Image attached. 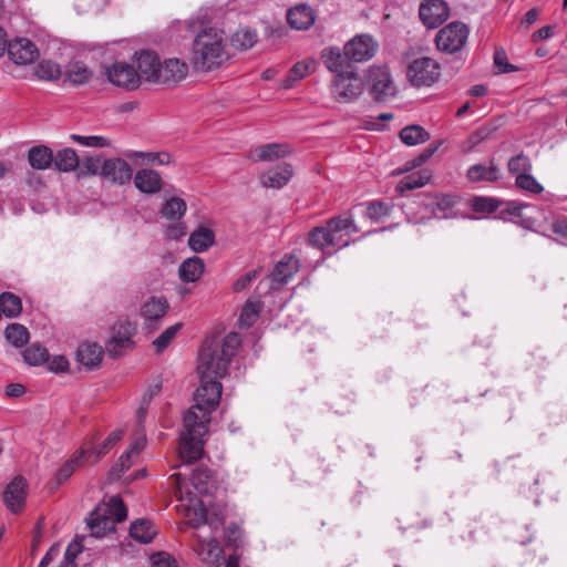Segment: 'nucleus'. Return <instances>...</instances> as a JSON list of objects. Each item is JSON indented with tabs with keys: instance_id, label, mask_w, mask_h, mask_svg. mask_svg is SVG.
<instances>
[{
	"instance_id": "nucleus-1",
	"label": "nucleus",
	"mask_w": 567,
	"mask_h": 567,
	"mask_svg": "<svg viewBox=\"0 0 567 567\" xmlns=\"http://www.w3.org/2000/svg\"><path fill=\"white\" fill-rule=\"evenodd\" d=\"M172 478L175 496L187 511L188 522L194 527L206 524L205 502L200 497L212 495L217 489V480L213 472L207 467L196 468L190 476L189 485L182 478L181 473L173 474Z\"/></svg>"
},
{
	"instance_id": "nucleus-2",
	"label": "nucleus",
	"mask_w": 567,
	"mask_h": 567,
	"mask_svg": "<svg viewBox=\"0 0 567 567\" xmlns=\"http://www.w3.org/2000/svg\"><path fill=\"white\" fill-rule=\"evenodd\" d=\"M240 344L241 339L236 332L228 333L221 343L215 337L206 339L198 355L199 377L204 379L223 378Z\"/></svg>"
},
{
	"instance_id": "nucleus-3",
	"label": "nucleus",
	"mask_w": 567,
	"mask_h": 567,
	"mask_svg": "<svg viewBox=\"0 0 567 567\" xmlns=\"http://www.w3.org/2000/svg\"><path fill=\"white\" fill-rule=\"evenodd\" d=\"M229 58L224 31L214 27L202 28L195 35L190 62L203 72L220 68Z\"/></svg>"
},
{
	"instance_id": "nucleus-4",
	"label": "nucleus",
	"mask_w": 567,
	"mask_h": 567,
	"mask_svg": "<svg viewBox=\"0 0 567 567\" xmlns=\"http://www.w3.org/2000/svg\"><path fill=\"white\" fill-rule=\"evenodd\" d=\"M359 229L351 217L331 218L326 226L313 228L309 233L308 241L311 246L324 249L326 247H346L349 237Z\"/></svg>"
},
{
	"instance_id": "nucleus-5",
	"label": "nucleus",
	"mask_w": 567,
	"mask_h": 567,
	"mask_svg": "<svg viewBox=\"0 0 567 567\" xmlns=\"http://www.w3.org/2000/svg\"><path fill=\"white\" fill-rule=\"evenodd\" d=\"M208 422L203 414L202 420L194 416L193 411L184 415V432L181 435L179 457L183 463H193L203 454L202 437L208 432Z\"/></svg>"
},
{
	"instance_id": "nucleus-6",
	"label": "nucleus",
	"mask_w": 567,
	"mask_h": 567,
	"mask_svg": "<svg viewBox=\"0 0 567 567\" xmlns=\"http://www.w3.org/2000/svg\"><path fill=\"white\" fill-rule=\"evenodd\" d=\"M127 511L122 499L116 496H110L91 514L87 526L91 535L95 538L104 537L114 532L115 525L124 520Z\"/></svg>"
},
{
	"instance_id": "nucleus-7",
	"label": "nucleus",
	"mask_w": 567,
	"mask_h": 567,
	"mask_svg": "<svg viewBox=\"0 0 567 567\" xmlns=\"http://www.w3.org/2000/svg\"><path fill=\"white\" fill-rule=\"evenodd\" d=\"M127 511L122 499L116 496H110L91 514L87 526L91 535L95 538L104 537L114 532L115 525L124 520Z\"/></svg>"
},
{
	"instance_id": "nucleus-8",
	"label": "nucleus",
	"mask_w": 567,
	"mask_h": 567,
	"mask_svg": "<svg viewBox=\"0 0 567 567\" xmlns=\"http://www.w3.org/2000/svg\"><path fill=\"white\" fill-rule=\"evenodd\" d=\"M221 390V383L218 381L200 378V386L195 393V404L188 411H193L197 420H202L205 414L209 423L212 412L219 405Z\"/></svg>"
},
{
	"instance_id": "nucleus-9",
	"label": "nucleus",
	"mask_w": 567,
	"mask_h": 567,
	"mask_svg": "<svg viewBox=\"0 0 567 567\" xmlns=\"http://www.w3.org/2000/svg\"><path fill=\"white\" fill-rule=\"evenodd\" d=\"M363 80L353 70L334 75L330 86L333 100L342 104L354 102L363 93Z\"/></svg>"
},
{
	"instance_id": "nucleus-10",
	"label": "nucleus",
	"mask_w": 567,
	"mask_h": 567,
	"mask_svg": "<svg viewBox=\"0 0 567 567\" xmlns=\"http://www.w3.org/2000/svg\"><path fill=\"white\" fill-rule=\"evenodd\" d=\"M440 74V64L426 56L413 60L406 71V76L414 86H431L439 80Z\"/></svg>"
},
{
	"instance_id": "nucleus-11",
	"label": "nucleus",
	"mask_w": 567,
	"mask_h": 567,
	"mask_svg": "<svg viewBox=\"0 0 567 567\" xmlns=\"http://www.w3.org/2000/svg\"><path fill=\"white\" fill-rule=\"evenodd\" d=\"M470 30L462 22H451L442 28L436 37L437 49L447 53L460 51L466 43Z\"/></svg>"
},
{
	"instance_id": "nucleus-12",
	"label": "nucleus",
	"mask_w": 567,
	"mask_h": 567,
	"mask_svg": "<svg viewBox=\"0 0 567 567\" xmlns=\"http://www.w3.org/2000/svg\"><path fill=\"white\" fill-rule=\"evenodd\" d=\"M104 74L109 82L115 86L127 90H135L140 86L135 66L130 63L116 61L104 66Z\"/></svg>"
},
{
	"instance_id": "nucleus-13",
	"label": "nucleus",
	"mask_w": 567,
	"mask_h": 567,
	"mask_svg": "<svg viewBox=\"0 0 567 567\" xmlns=\"http://www.w3.org/2000/svg\"><path fill=\"white\" fill-rule=\"evenodd\" d=\"M136 74L138 75L140 83L142 81L156 83L158 80L157 70L161 68L158 55L150 50H142L136 52L133 56Z\"/></svg>"
},
{
	"instance_id": "nucleus-14",
	"label": "nucleus",
	"mask_w": 567,
	"mask_h": 567,
	"mask_svg": "<svg viewBox=\"0 0 567 567\" xmlns=\"http://www.w3.org/2000/svg\"><path fill=\"white\" fill-rule=\"evenodd\" d=\"M368 80L371 85V92L377 100H384L395 95L396 87L386 66L371 68Z\"/></svg>"
},
{
	"instance_id": "nucleus-15",
	"label": "nucleus",
	"mask_w": 567,
	"mask_h": 567,
	"mask_svg": "<svg viewBox=\"0 0 567 567\" xmlns=\"http://www.w3.org/2000/svg\"><path fill=\"white\" fill-rule=\"evenodd\" d=\"M450 10L444 0H424L419 8V17L429 29H435L447 20Z\"/></svg>"
},
{
	"instance_id": "nucleus-16",
	"label": "nucleus",
	"mask_w": 567,
	"mask_h": 567,
	"mask_svg": "<svg viewBox=\"0 0 567 567\" xmlns=\"http://www.w3.org/2000/svg\"><path fill=\"white\" fill-rule=\"evenodd\" d=\"M346 55L352 62H364L370 60L378 50V43L371 35L359 34L344 45Z\"/></svg>"
},
{
	"instance_id": "nucleus-17",
	"label": "nucleus",
	"mask_w": 567,
	"mask_h": 567,
	"mask_svg": "<svg viewBox=\"0 0 567 567\" xmlns=\"http://www.w3.org/2000/svg\"><path fill=\"white\" fill-rule=\"evenodd\" d=\"M7 51L10 60L18 65H27L39 56L37 45L27 38H17L8 42Z\"/></svg>"
},
{
	"instance_id": "nucleus-18",
	"label": "nucleus",
	"mask_w": 567,
	"mask_h": 567,
	"mask_svg": "<svg viewBox=\"0 0 567 567\" xmlns=\"http://www.w3.org/2000/svg\"><path fill=\"white\" fill-rule=\"evenodd\" d=\"M132 175L133 169L131 165L122 158L105 159L100 169V176L118 185L128 183L132 179Z\"/></svg>"
},
{
	"instance_id": "nucleus-19",
	"label": "nucleus",
	"mask_w": 567,
	"mask_h": 567,
	"mask_svg": "<svg viewBox=\"0 0 567 567\" xmlns=\"http://www.w3.org/2000/svg\"><path fill=\"white\" fill-rule=\"evenodd\" d=\"M27 481L22 476L14 477L6 487L3 499L12 513L22 511L27 497Z\"/></svg>"
},
{
	"instance_id": "nucleus-20",
	"label": "nucleus",
	"mask_w": 567,
	"mask_h": 567,
	"mask_svg": "<svg viewBox=\"0 0 567 567\" xmlns=\"http://www.w3.org/2000/svg\"><path fill=\"white\" fill-rule=\"evenodd\" d=\"M134 331L135 327L130 321L121 323L118 329L114 331L113 336L106 343L107 352L115 358L121 355L124 350L132 348V336L134 334Z\"/></svg>"
},
{
	"instance_id": "nucleus-21",
	"label": "nucleus",
	"mask_w": 567,
	"mask_h": 567,
	"mask_svg": "<svg viewBox=\"0 0 567 567\" xmlns=\"http://www.w3.org/2000/svg\"><path fill=\"white\" fill-rule=\"evenodd\" d=\"M157 72V84L176 83L188 74V64L179 59H168L163 63L161 62V68Z\"/></svg>"
},
{
	"instance_id": "nucleus-22",
	"label": "nucleus",
	"mask_w": 567,
	"mask_h": 567,
	"mask_svg": "<svg viewBox=\"0 0 567 567\" xmlns=\"http://www.w3.org/2000/svg\"><path fill=\"white\" fill-rule=\"evenodd\" d=\"M168 303L163 298H151L144 302L141 313L145 321V327L150 330L157 328L158 321L165 316Z\"/></svg>"
},
{
	"instance_id": "nucleus-23",
	"label": "nucleus",
	"mask_w": 567,
	"mask_h": 567,
	"mask_svg": "<svg viewBox=\"0 0 567 567\" xmlns=\"http://www.w3.org/2000/svg\"><path fill=\"white\" fill-rule=\"evenodd\" d=\"M292 176V166L289 164H282L262 173L260 175V183L264 187L279 189L287 185Z\"/></svg>"
},
{
	"instance_id": "nucleus-24",
	"label": "nucleus",
	"mask_w": 567,
	"mask_h": 567,
	"mask_svg": "<svg viewBox=\"0 0 567 567\" xmlns=\"http://www.w3.org/2000/svg\"><path fill=\"white\" fill-rule=\"evenodd\" d=\"M92 457V451L80 449L76 451L56 472L55 482L58 485L68 481L76 468L81 467Z\"/></svg>"
},
{
	"instance_id": "nucleus-25",
	"label": "nucleus",
	"mask_w": 567,
	"mask_h": 567,
	"mask_svg": "<svg viewBox=\"0 0 567 567\" xmlns=\"http://www.w3.org/2000/svg\"><path fill=\"white\" fill-rule=\"evenodd\" d=\"M134 185L142 193L155 194L162 189V177L153 169H138L134 176Z\"/></svg>"
},
{
	"instance_id": "nucleus-26",
	"label": "nucleus",
	"mask_w": 567,
	"mask_h": 567,
	"mask_svg": "<svg viewBox=\"0 0 567 567\" xmlns=\"http://www.w3.org/2000/svg\"><path fill=\"white\" fill-rule=\"evenodd\" d=\"M322 59L326 68L336 75L349 71L348 68L350 60L346 55V49L341 52L339 48H328L322 51Z\"/></svg>"
},
{
	"instance_id": "nucleus-27",
	"label": "nucleus",
	"mask_w": 567,
	"mask_h": 567,
	"mask_svg": "<svg viewBox=\"0 0 567 567\" xmlns=\"http://www.w3.org/2000/svg\"><path fill=\"white\" fill-rule=\"evenodd\" d=\"M299 269V260L291 255L284 256L275 266L271 274L274 282L282 285L288 282Z\"/></svg>"
},
{
	"instance_id": "nucleus-28",
	"label": "nucleus",
	"mask_w": 567,
	"mask_h": 567,
	"mask_svg": "<svg viewBox=\"0 0 567 567\" xmlns=\"http://www.w3.org/2000/svg\"><path fill=\"white\" fill-rule=\"evenodd\" d=\"M287 20L291 28L307 30L313 24L315 14L310 7L300 4L288 11Z\"/></svg>"
},
{
	"instance_id": "nucleus-29",
	"label": "nucleus",
	"mask_w": 567,
	"mask_h": 567,
	"mask_svg": "<svg viewBox=\"0 0 567 567\" xmlns=\"http://www.w3.org/2000/svg\"><path fill=\"white\" fill-rule=\"evenodd\" d=\"M196 551L200 559L208 565H218L224 554L221 546L214 538L198 539Z\"/></svg>"
},
{
	"instance_id": "nucleus-30",
	"label": "nucleus",
	"mask_w": 567,
	"mask_h": 567,
	"mask_svg": "<svg viewBox=\"0 0 567 567\" xmlns=\"http://www.w3.org/2000/svg\"><path fill=\"white\" fill-rule=\"evenodd\" d=\"M145 444L146 437L144 432L137 431L128 450L121 455L118 463L116 464V467H120V473H123L131 467L134 460L140 455V453L145 447Z\"/></svg>"
},
{
	"instance_id": "nucleus-31",
	"label": "nucleus",
	"mask_w": 567,
	"mask_h": 567,
	"mask_svg": "<svg viewBox=\"0 0 567 567\" xmlns=\"http://www.w3.org/2000/svg\"><path fill=\"white\" fill-rule=\"evenodd\" d=\"M291 153V148L285 143H271L257 147L252 152V157L258 161L271 162L286 157Z\"/></svg>"
},
{
	"instance_id": "nucleus-32",
	"label": "nucleus",
	"mask_w": 567,
	"mask_h": 567,
	"mask_svg": "<svg viewBox=\"0 0 567 567\" xmlns=\"http://www.w3.org/2000/svg\"><path fill=\"white\" fill-rule=\"evenodd\" d=\"M472 183L495 182L499 177V171L493 163L472 165L466 173Z\"/></svg>"
},
{
	"instance_id": "nucleus-33",
	"label": "nucleus",
	"mask_w": 567,
	"mask_h": 567,
	"mask_svg": "<svg viewBox=\"0 0 567 567\" xmlns=\"http://www.w3.org/2000/svg\"><path fill=\"white\" fill-rule=\"evenodd\" d=\"M205 264L199 257H192L182 262L178 272L184 282H195L203 276Z\"/></svg>"
},
{
	"instance_id": "nucleus-34",
	"label": "nucleus",
	"mask_w": 567,
	"mask_h": 567,
	"mask_svg": "<svg viewBox=\"0 0 567 567\" xmlns=\"http://www.w3.org/2000/svg\"><path fill=\"white\" fill-rule=\"evenodd\" d=\"M28 161L34 169L43 171L52 165L53 153L48 146H34L28 153Z\"/></svg>"
},
{
	"instance_id": "nucleus-35",
	"label": "nucleus",
	"mask_w": 567,
	"mask_h": 567,
	"mask_svg": "<svg viewBox=\"0 0 567 567\" xmlns=\"http://www.w3.org/2000/svg\"><path fill=\"white\" fill-rule=\"evenodd\" d=\"M53 162L60 172L70 173L78 168L80 164L79 156L73 148L65 147L53 155Z\"/></svg>"
},
{
	"instance_id": "nucleus-36",
	"label": "nucleus",
	"mask_w": 567,
	"mask_h": 567,
	"mask_svg": "<svg viewBox=\"0 0 567 567\" xmlns=\"http://www.w3.org/2000/svg\"><path fill=\"white\" fill-rule=\"evenodd\" d=\"M431 179V174L426 169L414 172L403 177L396 185L395 190L403 194L408 190L423 187Z\"/></svg>"
},
{
	"instance_id": "nucleus-37",
	"label": "nucleus",
	"mask_w": 567,
	"mask_h": 567,
	"mask_svg": "<svg viewBox=\"0 0 567 567\" xmlns=\"http://www.w3.org/2000/svg\"><path fill=\"white\" fill-rule=\"evenodd\" d=\"M76 357L82 365L94 368L102 360V349L95 343H83L79 347Z\"/></svg>"
},
{
	"instance_id": "nucleus-38",
	"label": "nucleus",
	"mask_w": 567,
	"mask_h": 567,
	"mask_svg": "<svg viewBox=\"0 0 567 567\" xmlns=\"http://www.w3.org/2000/svg\"><path fill=\"white\" fill-rule=\"evenodd\" d=\"M215 241V235L213 230L207 227H199L197 230L190 234L188 245L192 250L196 252L206 251Z\"/></svg>"
},
{
	"instance_id": "nucleus-39",
	"label": "nucleus",
	"mask_w": 567,
	"mask_h": 567,
	"mask_svg": "<svg viewBox=\"0 0 567 567\" xmlns=\"http://www.w3.org/2000/svg\"><path fill=\"white\" fill-rule=\"evenodd\" d=\"M316 69L315 60H305L297 62L289 71L287 78L282 81L286 89L293 86V84L312 73Z\"/></svg>"
},
{
	"instance_id": "nucleus-40",
	"label": "nucleus",
	"mask_w": 567,
	"mask_h": 567,
	"mask_svg": "<svg viewBox=\"0 0 567 567\" xmlns=\"http://www.w3.org/2000/svg\"><path fill=\"white\" fill-rule=\"evenodd\" d=\"M130 535L135 540L147 544L153 540L156 535L154 525L147 519H137L132 523L130 528Z\"/></svg>"
},
{
	"instance_id": "nucleus-41",
	"label": "nucleus",
	"mask_w": 567,
	"mask_h": 567,
	"mask_svg": "<svg viewBox=\"0 0 567 567\" xmlns=\"http://www.w3.org/2000/svg\"><path fill=\"white\" fill-rule=\"evenodd\" d=\"M400 138L404 144L414 146L426 142L430 134L420 125H410L401 130Z\"/></svg>"
},
{
	"instance_id": "nucleus-42",
	"label": "nucleus",
	"mask_w": 567,
	"mask_h": 567,
	"mask_svg": "<svg viewBox=\"0 0 567 567\" xmlns=\"http://www.w3.org/2000/svg\"><path fill=\"white\" fill-rule=\"evenodd\" d=\"M92 76V72L89 68L80 61H74L68 64L66 68V78L70 82L75 85H81L86 83Z\"/></svg>"
},
{
	"instance_id": "nucleus-43",
	"label": "nucleus",
	"mask_w": 567,
	"mask_h": 567,
	"mask_svg": "<svg viewBox=\"0 0 567 567\" xmlns=\"http://www.w3.org/2000/svg\"><path fill=\"white\" fill-rule=\"evenodd\" d=\"M186 203L179 197H172L164 204L161 214L168 220H178L186 213Z\"/></svg>"
},
{
	"instance_id": "nucleus-44",
	"label": "nucleus",
	"mask_w": 567,
	"mask_h": 567,
	"mask_svg": "<svg viewBox=\"0 0 567 567\" xmlns=\"http://www.w3.org/2000/svg\"><path fill=\"white\" fill-rule=\"evenodd\" d=\"M257 42V33L248 28L237 30L230 38V43L235 49L247 50Z\"/></svg>"
},
{
	"instance_id": "nucleus-45",
	"label": "nucleus",
	"mask_w": 567,
	"mask_h": 567,
	"mask_svg": "<svg viewBox=\"0 0 567 567\" xmlns=\"http://www.w3.org/2000/svg\"><path fill=\"white\" fill-rule=\"evenodd\" d=\"M0 310L8 318H14L19 316L22 310L20 298L11 292H2L0 295Z\"/></svg>"
},
{
	"instance_id": "nucleus-46",
	"label": "nucleus",
	"mask_w": 567,
	"mask_h": 567,
	"mask_svg": "<svg viewBox=\"0 0 567 567\" xmlns=\"http://www.w3.org/2000/svg\"><path fill=\"white\" fill-rule=\"evenodd\" d=\"M7 340L17 348L23 347L29 341L28 329L19 323H11L4 331Z\"/></svg>"
},
{
	"instance_id": "nucleus-47",
	"label": "nucleus",
	"mask_w": 567,
	"mask_h": 567,
	"mask_svg": "<svg viewBox=\"0 0 567 567\" xmlns=\"http://www.w3.org/2000/svg\"><path fill=\"white\" fill-rule=\"evenodd\" d=\"M70 138L72 142L83 146L92 148H104L110 146L111 142L109 138L101 135H80L71 134Z\"/></svg>"
},
{
	"instance_id": "nucleus-48",
	"label": "nucleus",
	"mask_w": 567,
	"mask_h": 567,
	"mask_svg": "<svg viewBox=\"0 0 567 567\" xmlns=\"http://www.w3.org/2000/svg\"><path fill=\"white\" fill-rule=\"evenodd\" d=\"M260 312V303L259 301H252L248 300L246 305L244 306L240 317H239V326L241 328H249L251 327Z\"/></svg>"
},
{
	"instance_id": "nucleus-49",
	"label": "nucleus",
	"mask_w": 567,
	"mask_h": 567,
	"mask_svg": "<svg viewBox=\"0 0 567 567\" xmlns=\"http://www.w3.org/2000/svg\"><path fill=\"white\" fill-rule=\"evenodd\" d=\"M130 157L132 159L141 158L144 163L155 164L158 166L169 165L173 162L172 155L166 152H157V153L134 152Z\"/></svg>"
},
{
	"instance_id": "nucleus-50",
	"label": "nucleus",
	"mask_w": 567,
	"mask_h": 567,
	"mask_svg": "<svg viewBox=\"0 0 567 567\" xmlns=\"http://www.w3.org/2000/svg\"><path fill=\"white\" fill-rule=\"evenodd\" d=\"M37 75L42 80H58L61 75V66L51 60H42L35 70Z\"/></svg>"
},
{
	"instance_id": "nucleus-51",
	"label": "nucleus",
	"mask_w": 567,
	"mask_h": 567,
	"mask_svg": "<svg viewBox=\"0 0 567 567\" xmlns=\"http://www.w3.org/2000/svg\"><path fill=\"white\" fill-rule=\"evenodd\" d=\"M124 432L122 430H114L110 435L105 439L103 444L99 447H90L92 451V456H94V462L105 455L118 441L122 440Z\"/></svg>"
},
{
	"instance_id": "nucleus-52",
	"label": "nucleus",
	"mask_w": 567,
	"mask_h": 567,
	"mask_svg": "<svg viewBox=\"0 0 567 567\" xmlns=\"http://www.w3.org/2000/svg\"><path fill=\"white\" fill-rule=\"evenodd\" d=\"M23 359L30 365H41L48 360V351L40 344H32L23 351Z\"/></svg>"
},
{
	"instance_id": "nucleus-53",
	"label": "nucleus",
	"mask_w": 567,
	"mask_h": 567,
	"mask_svg": "<svg viewBox=\"0 0 567 567\" xmlns=\"http://www.w3.org/2000/svg\"><path fill=\"white\" fill-rule=\"evenodd\" d=\"M515 185L519 189L529 192L532 194H540L544 190L542 184H539L536 181V178L529 173L517 175L515 179Z\"/></svg>"
},
{
	"instance_id": "nucleus-54",
	"label": "nucleus",
	"mask_w": 567,
	"mask_h": 567,
	"mask_svg": "<svg viewBox=\"0 0 567 567\" xmlns=\"http://www.w3.org/2000/svg\"><path fill=\"white\" fill-rule=\"evenodd\" d=\"M507 167L511 174L517 176L529 173L532 169V163L528 156L518 154L508 161Z\"/></svg>"
},
{
	"instance_id": "nucleus-55",
	"label": "nucleus",
	"mask_w": 567,
	"mask_h": 567,
	"mask_svg": "<svg viewBox=\"0 0 567 567\" xmlns=\"http://www.w3.org/2000/svg\"><path fill=\"white\" fill-rule=\"evenodd\" d=\"M389 214V206L383 202H370L367 204L365 216L371 220L379 221Z\"/></svg>"
},
{
	"instance_id": "nucleus-56",
	"label": "nucleus",
	"mask_w": 567,
	"mask_h": 567,
	"mask_svg": "<svg viewBox=\"0 0 567 567\" xmlns=\"http://www.w3.org/2000/svg\"><path fill=\"white\" fill-rule=\"evenodd\" d=\"M181 328L182 323H175L168 327L164 332H162L153 342L154 346L156 347V350H164L169 344V342L176 337Z\"/></svg>"
},
{
	"instance_id": "nucleus-57",
	"label": "nucleus",
	"mask_w": 567,
	"mask_h": 567,
	"mask_svg": "<svg viewBox=\"0 0 567 567\" xmlns=\"http://www.w3.org/2000/svg\"><path fill=\"white\" fill-rule=\"evenodd\" d=\"M439 146H440V143H437L436 145H431L426 151L421 153L416 158H414L411 162L405 163V167L403 169H398L394 172V174H401L403 172H408L417 166H421L437 151Z\"/></svg>"
},
{
	"instance_id": "nucleus-58",
	"label": "nucleus",
	"mask_w": 567,
	"mask_h": 567,
	"mask_svg": "<svg viewBox=\"0 0 567 567\" xmlns=\"http://www.w3.org/2000/svg\"><path fill=\"white\" fill-rule=\"evenodd\" d=\"M498 200L489 197H475L472 200V207L475 212L493 213L498 208Z\"/></svg>"
},
{
	"instance_id": "nucleus-59",
	"label": "nucleus",
	"mask_w": 567,
	"mask_h": 567,
	"mask_svg": "<svg viewBox=\"0 0 567 567\" xmlns=\"http://www.w3.org/2000/svg\"><path fill=\"white\" fill-rule=\"evenodd\" d=\"M494 63L499 73H509L517 71V68L508 62L504 50H495Z\"/></svg>"
},
{
	"instance_id": "nucleus-60",
	"label": "nucleus",
	"mask_w": 567,
	"mask_h": 567,
	"mask_svg": "<svg viewBox=\"0 0 567 567\" xmlns=\"http://www.w3.org/2000/svg\"><path fill=\"white\" fill-rule=\"evenodd\" d=\"M44 363H47L49 371L55 373L65 372L70 365L69 360L64 355H54L52 359L48 357Z\"/></svg>"
},
{
	"instance_id": "nucleus-61",
	"label": "nucleus",
	"mask_w": 567,
	"mask_h": 567,
	"mask_svg": "<svg viewBox=\"0 0 567 567\" xmlns=\"http://www.w3.org/2000/svg\"><path fill=\"white\" fill-rule=\"evenodd\" d=\"M530 209L534 213H539L540 210L532 205L523 204L519 202H508L506 204L505 212L515 217V219L518 217V215L522 213V210Z\"/></svg>"
},
{
	"instance_id": "nucleus-62",
	"label": "nucleus",
	"mask_w": 567,
	"mask_h": 567,
	"mask_svg": "<svg viewBox=\"0 0 567 567\" xmlns=\"http://www.w3.org/2000/svg\"><path fill=\"white\" fill-rule=\"evenodd\" d=\"M153 567H177L176 561L166 553L152 556Z\"/></svg>"
},
{
	"instance_id": "nucleus-63",
	"label": "nucleus",
	"mask_w": 567,
	"mask_h": 567,
	"mask_svg": "<svg viewBox=\"0 0 567 567\" xmlns=\"http://www.w3.org/2000/svg\"><path fill=\"white\" fill-rule=\"evenodd\" d=\"M515 223L525 229L534 230L537 225V218L530 214H526L525 210H522L515 219Z\"/></svg>"
},
{
	"instance_id": "nucleus-64",
	"label": "nucleus",
	"mask_w": 567,
	"mask_h": 567,
	"mask_svg": "<svg viewBox=\"0 0 567 567\" xmlns=\"http://www.w3.org/2000/svg\"><path fill=\"white\" fill-rule=\"evenodd\" d=\"M256 276H257V271L256 270L248 271L246 275H244L243 277L238 278L234 282V290L237 291V292L243 291L244 289H246L251 284V281L256 278Z\"/></svg>"
}]
</instances>
